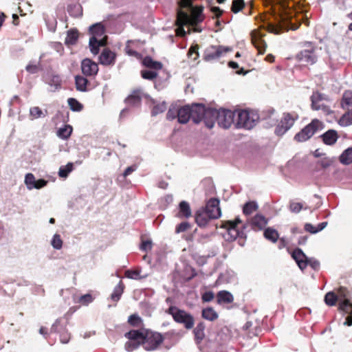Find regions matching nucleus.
<instances>
[{"mask_svg":"<svg viewBox=\"0 0 352 352\" xmlns=\"http://www.w3.org/2000/svg\"><path fill=\"white\" fill-rule=\"evenodd\" d=\"M292 0H265V31L280 34L284 30H295L300 23L294 18Z\"/></svg>","mask_w":352,"mask_h":352,"instance_id":"nucleus-1","label":"nucleus"},{"mask_svg":"<svg viewBox=\"0 0 352 352\" xmlns=\"http://www.w3.org/2000/svg\"><path fill=\"white\" fill-rule=\"evenodd\" d=\"M236 110L231 111L226 109L217 110L213 107H207L205 116V126L212 129L217 122L218 125L225 129H229L236 122Z\"/></svg>","mask_w":352,"mask_h":352,"instance_id":"nucleus-2","label":"nucleus"},{"mask_svg":"<svg viewBox=\"0 0 352 352\" xmlns=\"http://www.w3.org/2000/svg\"><path fill=\"white\" fill-rule=\"evenodd\" d=\"M206 110V106L203 103L185 104L177 110V121L184 124L192 119L195 124H199L201 121L205 123Z\"/></svg>","mask_w":352,"mask_h":352,"instance_id":"nucleus-3","label":"nucleus"},{"mask_svg":"<svg viewBox=\"0 0 352 352\" xmlns=\"http://www.w3.org/2000/svg\"><path fill=\"white\" fill-rule=\"evenodd\" d=\"M235 128L250 130L257 124L259 116L257 113L247 109H236Z\"/></svg>","mask_w":352,"mask_h":352,"instance_id":"nucleus-4","label":"nucleus"},{"mask_svg":"<svg viewBox=\"0 0 352 352\" xmlns=\"http://www.w3.org/2000/svg\"><path fill=\"white\" fill-rule=\"evenodd\" d=\"M166 313L170 315L177 323L182 324L186 329H191L195 324L193 316L177 306L171 305L166 310Z\"/></svg>","mask_w":352,"mask_h":352,"instance_id":"nucleus-5","label":"nucleus"},{"mask_svg":"<svg viewBox=\"0 0 352 352\" xmlns=\"http://www.w3.org/2000/svg\"><path fill=\"white\" fill-rule=\"evenodd\" d=\"M68 323L67 318L60 317L55 320L50 328V333L58 334L62 344L69 343L71 339V333L67 329Z\"/></svg>","mask_w":352,"mask_h":352,"instance_id":"nucleus-6","label":"nucleus"},{"mask_svg":"<svg viewBox=\"0 0 352 352\" xmlns=\"http://www.w3.org/2000/svg\"><path fill=\"white\" fill-rule=\"evenodd\" d=\"M324 127L323 123L318 119H314L309 124L305 126L294 136V140L298 142H303L310 139L318 131Z\"/></svg>","mask_w":352,"mask_h":352,"instance_id":"nucleus-7","label":"nucleus"},{"mask_svg":"<svg viewBox=\"0 0 352 352\" xmlns=\"http://www.w3.org/2000/svg\"><path fill=\"white\" fill-rule=\"evenodd\" d=\"M298 120V115L295 113H283L280 120L278 122L274 129V134L281 137L285 134Z\"/></svg>","mask_w":352,"mask_h":352,"instance_id":"nucleus-8","label":"nucleus"},{"mask_svg":"<svg viewBox=\"0 0 352 352\" xmlns=\"http://www.w3.org/2000/svg\"><path fill=\"white\" fill-rule=\"evenodd\" d=\"M145 342L143 343V348L146 351H155L164 342V336L159 332L153 331L150 329L145 330Z\"/></svg>","mask_w":352,"mask_h":352,"instance_id":"nucleus-9","label":"nucleus"},{"mask_svg":"<svg viewBox=\"0 0 352 352\" xmlns=\"http://www.w3.org/2000/svg\"><path fill=\"white\" fill-rule=\"evenodd\" d=\"M336 294L338 297L339 309L344 313H352V304L350 301V294L347 289L340 287Z\"/></svg>","mask_w":352,"mask_h":352,"instance_id":"nucleus-10","label":"nucleus"},{"mask_svg":"<svg viewBox=\"0 0 352 352\" xmlns=\"http://www.w3.org/2000/svg\"><path fill=\"white\" fill-rule=\"evenodd\" d=\"M223 227L226 230V234L223 235L226 241H232L239 237H246L243 230H240L238 227H236V223L232 220L225 221Z\"/></svg>","mask_w":352,"mask_h":352,"instance_id":"nucleus-11","label":"nucleus"},{"mask_svg":"<svg viewBox=\"0 0 352 352\" xmlns=\"http://www.w3.org/2000/svg\"><path fill=\"white\" fill-rule=\"evenodd\" d=\"M232 48L223 45H210L207 47L204 53V60L211 61L218 59L223 53L230 52Z\"/></svg>","mask_w":352,"mask_h":352,"instance_id":"nucleus-12","label":"nucleus"},{"mask_svg":"<svg viewBox=\"0 0 352 352\" xmlns=\"http://www.w3.org/2000/svg\"><path fill=\"white\" fill-rule=\"evenodd\" d=\"M192 0H180L179 7L180 9L177 11V21L181 26L186 25L190 21L188 14L184 10V9L192 10Z\"/></svg>","mask_w":352,"mask_h":352,"instance_id":"nucleus-13","label":"nucleus"},{"mask_svg":"<svg viewBox=\"0 0 352 352\" xmlns=\"http://www.w3.org/2000/svg\"><path fill=\"white\" fill-rule=\"evenodd\" d=\"M80 67L82 74L85 76H94L98 72V64L88 58L81 61Z\"/></svg>","mask_w":352,"mask_h":352,"instance_id":"nucleus-14","label":"nucleus"},{"mask_svg":"<svg viewBox=\"0 0 352 352\" xmlns=\"http://www.w3.org/2000/svg\"><path fill=\"white\" fill-rule=\"evenodd\" d=\"M250 228L254 231H261L264 230V215L256 214L254 217L250 219L248 222L242 226L243 230Z\"/></svg>","mask_w":352,"mask_h":352,"instance_id":"nucleus-15","label":"nucleus"},{"mask_svg":"<svg viewBox=\"0 0 352 352\" xmlns=\"http://www.w3.org/2000/svg\"><path fill=\"white\" fill-rule=\"evenodd\" d=\"M220 201L218 198L210 199L204 208V210L208 212L214 219H218L221 216V211L219 207Z\"/></svg>","mask_w":352,"mask_h":352,"instance_id":"nucleus-16","label":"nucleus"},{"mask_svg":"<svg viewBox=\"0 0 352 352\" xmlns=\"http://www.w3.org/2000/svg\"><path fill=\"white\" fill-rule=\"evenodd\" d=\"M214 219L208 212L203 208L197 210L195 213V220L199 228H205L210 221Z\"/></svg>","mask_w":352,"mask_h":352,"instance_id":"nucleus-17","label":"nucleus"},{"mask_svg":"<svg viewBox=\"0 0 352 352\" xmlns=\"http://www.w3.org/2000/svg\"><path fill=\"white\" fill-rule=\"evenodd\" d=\"M116 58V54L109 48H104L98 57L99 63L104 66L114 65Z\"/></svg>","mask_w":352,"mask_h":352,"instance_id":"nucleus-18","label":"nucleus"},{"mask_svg":"<svg viewBox=\"0 0 352 352\" xmlns=\"http://www.w3.org/2000/svg\"><path fill=\"white\" fill-rule=\"evenodd\" d=\"M252 45L257 49L259 54H264V40L263 33L258 30H254L251 33Z\"/></svg>","mask_w":352,"mask_h":352,"instance_id":"nucleus-19","label":"nucleus"},{"mask_svg":"<svg viewBox=\"0 0 352 352\" xmlns=\"http://www.w3.org/2000/svg\"><path fill=\"white\" fill-rule=\"evenodd\" d=\"M292 257L301 270H304L307 267L308 257L301 249L296 248L292 253Z\"/></svg>","mask_w":352,"mask_h":352,"instance_id":"nucleus-20","label":"nucleus"},{"mask_svg":"<svg viewBox=\"0 0 352 352\" xmlns=\"http://www.w3.org/2000/svg\"><path fill=\"white\" fill-rule=\"evenodd\" d=\"M296 58L299 61L310 65L316 61V56L312 50H302L296 55Z\"/></svg>","mask_w":352,"mask_h":352,"instance_id":"nucleus-21","label":"nucleus"},{"mask_svg":"<svg viewBox=\"0 0 352 352\" xmlns=\"http://www.w3.org/2000/svg\"><path fill=\"white\" fill-rule=\"evenodd\" d=\"M145 330L146 329H133L125 333L124 337L129 340L136 341L143 344L145 342Z\"/></svg>","mask_w":352,"mask_h":352,"instance_id":"nucleus-22","label":"nucleus"},{"mask_svg":"<svg viewBox=\"0 0 352 352\" xmlns=\"http://www.w3.org/2000/svg\"><path fill=\"white\" fill-rule=\"evenodd\" d=\"M320 138L326 145L332 146L336 144L339 136L338 132L334 129H329L322 134Z\"/></svg>","mask_w":352,"mask_h":352,"instance_id":"nucleus-23","label":"nucleus"},{"mask_svg":"<svg viewBox=\"0 0 352 352\" xmlns=\"http://www.w3.org/2000/svg\"><path fill=\"white\" fill-rule=\"evenodd\" d=\"M217 303L221 305L230 304L233 302L234 296L231 292L227 290H221L216 295Z\"/></svg>","mask_w":352,"mask_h":352,"instance_id":"nucleus-24","label":"nucleus"},{"mask_svg":"<svg viewBox=\"0 0 352 352\" xmlns=\"http://www.w3.org/2000/svg\"><path fill=\"white\" fill-rule=\"evenodd\" d=\"M205 322L201 321L197 323V326L193 329V333L195 336V342L197 344H199L205 338Z\"/></svg>","mask_w":352,"mask_h":352,"instance_id":"nucleus-25","label":"nucleus"},{"mask_svg":"<svg viewBox=\"0 0 352 352\" xmlns=\"http://www.w3.org/2000/svg\"><path fill=\"white\" fill-rule=\"evenodd\" d=\"M124 102L129 106H140L142 102L140 90L136 89L133 91L132 93L124 99Z\"/></svg>","mask_w":352,"mask_h":352,"instance_id":"nucleus-26","label":"nucleus"},{"mask_svg":"<svg viewBox=\"0 0 352 352\" xmlns=\"http://www.w3.org/2000/svg\"><path fill=\"white\" fill-rule=\"evenodd\" d=\"M75 86L77 91L80 92H86L88 91L87 86L90 85L89 80L80 75L74 76Z\"/></svg>","mask_w":352,"mask_h":352,"instance_id":"nucleus-27","label":"nucleus"},{"mask_svg":"<svg viewBox=\"0 0 352 352\" xmlns=\"http://www.w3.org/2000/svg\"><path fill=\"white\" fill-rule=\"evenodd\" d=\"M104 32L105 27L101 22L94 23L89 28V33L91 37L98 38V37H101Z\"/></svg>","mask_w":352,"mask_h":352,"instance_id":"nucleus-28","label":"nucleus"},{"mask_svg":"<svg viewBox=\"0 0 352 352\" xmlns=\"http://www.w3.org/2000/svg\"><path fill=\"white\" fill-rule=\"evenodd\" d=\"M50 86V91L54 92L61 89L62 80L58 74H52L47 82Z\"/></svg>","mask_w":352,"mask_h":352,"instance_id":"nucleus-29","label":"nucleus"},{"mask_svg":"<svg viewBox=\"0 0 352 352\" xmlns=\"http://www.w3.org/2000/svg\"><path fill=\"white\" fill-rule=\"evenodd\" d=\"M177 217L179 218H189L192 215V211L189 203L186 201H182L178 205Z\"/></svg>","mask_w":352,"mask_h":352,"instance_id":"nucleus-30","label":"nucleus"},{"mask_svg":"<svg viewBox=\"0 0 352 352\" xmlns=\"http://www.w3.org/2000/svg\"><path fill=\"white\" fill-rule=\"evenodd\" d=\"M142 65L144 67L155 71L160 70L162 68V63L160 61L153 60L150 56H146L144 58Z\"/></svg>","mask_w":352,"mask_h":352,"instance_id":"nucleus-31","label":"nucleus"},{"mask_svg":"<svg viewBox=\"0 0 352 352\" xmlns=\"http://www.w3.org/2000/svg\"><path fill=\"white\" fill-rule=\"evenodd\" d=\"M103 42L102 39H98V38L95 37H90L89 41V47L90 50V52L94 55H97L99 52L100 47L103 45Z\"/></svg>","mask_w":352,"mask_h":352,"instance_id":"nucleus-32","label":"nucleus"},{"mask_svg":"<svg viewBox=\"0 0 352 352\" xmlns=\"http://www.w3.org/2000/svg\"><path fill=\"white\" fill-rule=\"evenodd\" d=\"M275 112V109L273 107H268L265 110V127H271L278 122L276 116L274 117Z\"/></svg>","mask_w":352,"mask_h":352,"instance_id":"nucleus-33","label":"nucleus"},{"mask_svg":"<svg viewBox=\"0 0 352 352\" xmlns=\"http://www.w3.org/2000/svg\"><path fill=\"white\" fill-rule=\"evenodd\" d=\"M201 317L208 321H214L217 320L219 315L212 307H207L201 310Z\"/></svg>","mask_w":352,"mask_h":352,"instance_id":"nucleus-34","label":"nucleus"},{"mask_svg":"<svg viewBox=\"0 0 352 352\" xmlns=\"http://www.w3.org/2000/svg\"><path fill=\"white\" fill-rule=\"evenodd\" d=\"M78 38V32L76 29H70L67 32V36L65 39L66 45H74L76 43Z\"/></svg>","mask_w":352,"mask_h":352,"instance_id":"nucleus-35","label":"nucleus"},{"mask_svg":"<svg viewBox=\"0 0 352 352\" xmlns=\"http://www.w3.org/2000/svg\"><path fill=\"white\" fill-rule=\"evenodd\" d=\"M67 12L69 14L74 18L82 15V8L79 3H72L67 6Z\"/></svg>","mask_w":352,"mask_h":352,"instance_id":"nucleus-36","label":"nucleus"},{"mask_svg":"<svg viewBox=\"0 0 352 352\" xmlns=\"http://www.w3.org/2000/svg\"><path fill=\"white\" fill-rule=\"evenodd\" d=\"M124 285L122 280H120L118 285L114 287L112 294H111V299L113 301L118 302L120 300L124 289Z\"/></svg>","mask_w":352,"mask_h":352,"instance_id":"nucleus-37","label":"nucleus"},{"mask_svg":"<svg viewBox=\"0 0 352 352\" xmlns=\"http://www.w3.org/2000/svg\"><path fill=\"white\" fill-rule=\"evenodd\" d=\"M73 128L69 124H65L57 131V135L62 140H67L72 135Z\"/></svg>","mask_w":352,"mask_h":352,"instance_id":"nucleus-38","label":"nucleus"},{"mask_svg":"<svg viewBox=\"0 0 352 352\" xmlns=\"http://www.w3.org/2000/svg\"><path fill=\"white\" fill-rule=\"evenodd\" d=\"M340 162L344 165H349L352 163V147L345 149L339 157Z\"/></svg>","mask_w":352,"mask_h":352,"instance_id":"nucleus-39","label":"nucleus"},{"mask_svg":"<svg viewBox=\"0 0 352 352\" xmlns=\"http://www.w3.org/2000/svg\"><path fill=\"white\" fill-rule=\"evenodd\" d=\"M338 124L341 126H348L352 125V109L349 110L341 116L338 120Z\"/></svg>","mask_w":352,"mask_h":352,"instance_id":"nucleus-40","label":"nucleus"},{"mask_svg":"<svg viewBox=\"0 0 352 352\" xmlns=\"http://www.w3.org/2000/svg\"><path fill=\"white\" fill-rule=\"evenodd\" d=\"M257 202L255 201H247L243 206V212L245 215H250L258 209Z\"/></svg>","mask_w":352,"mask_h":352,"instance_id":"nucleus-41","label":"nucleus"},{"mask_svg":"<svg viewBox=\"0 0 352 352\" xmlns=\"http://www.w3.org/2000/svg\"><path fill=\"white\" fill-rule=\"evenodd\" d=\"M74 169V164L72 162H68L65 166H61L58 170V176L61 178H67L69 174Z\"/></svg>","mask_w":352,"mask_h":352,"instance_id":"nucleus-42","label":"nucleus"},{"mask_svg":"<svg viewBox=\"0 0 352 352\" xmlns=\"http://www.w3.org/2000/svg\"><path fill=\"white\" fill-rule=\"evenodd\" d=\"M67 103L71 111L74 112H80L83 109V104L74 98H69Z\"/></svg>","mask_w":352,"mask_h":352,"instance_id":"nucleus-43","label":"nucleus"},{"mask_svg":"<svg viewBox=\"0 0 352 352\" xmlns=\"http://www.w3.org/2000/svg\"><path fill=\"white\" fill-rule=\"evenodd\" d=\"M153 107L151 110V116L155 117L158 114H160L164 112L166 110L167 106L166 102L163 101L160 103L155 102V104H153Z\"/></svg>","mask_w":352,"mask_h":352,"instance_id":"nucleus-44","label":"nucleus"},{"mask_svg":"<svg viewBox=\"0 0 352 352\" xmlns=\"http://www.w3.org/2000/svg\"><path fill=\"white\" fill-rule=\"evenodd\" d=\"M44 20L47 30L52 32H54L56 30L57 21L55 16L46 15Z\"/></svg>","mask_w":352,"mask_h":352,"instance_id":"nucleus-45","label":"nucleus"},{"mask_svg":"<svg viewBox=\"0 0 352 352\" xmlns=\"http://www.w3.org/2000/svg\"><path fill=\"white\" fill-rule=\"evenodd\" d=\"M265 239L272 243H276L279 239V234L276 230L272 228H265Z\"/></svg>","mask_w":352,"mask_h":352,"instance_id":"nucleus-46","label":"nucleus"},{"mask_svg":"<svg viewBox=\"0 0 352 352\" xmlns=\"http://www.w3.org/2000/svg\"><path fill=\"white\" fill-rule=\"evenodd\" d=\"M325 100H327V96L319 92H314L311 96V107L322 103V101Z\"/></svg>","mask_w":352,"mask_h":352,"instance_id":"nucleus-47","label":"nucleus"},{"mask_svg":"<svg viewBox=\"0 0 352 352\" xmlns=\"http://www.w3.org/2000/svg\"><path fill=\"white\" fill-rule=\"evenodd\" d=\"M338 297L336 294L333 292H327L324 296V302L329 306H334L337 301H338Z\"/></svg>","mask_w":352,"mask_h":352,"instance_id":"nucleus-48","label":"nucleus"},{"mask_svg":"<svg viewBox=\"0 0 352 352\" xmlns=\"http://www.w3.org/2000/svg\"><path fill=\"white\" fill-rule=\"evenodd\" d=\"M46 115L47 111H45V113H44L38 107H33L30 109V116L32 117V120L45 118Z\"/></svg>","mask_w":352,"mask_h":352,"instance_id":"nucleus-49","label":"nucleus"},{"mask_svg":"<svg viewBox=\"0 0 352 352\" xmlns=\"http://www.w3.org/2000/svg\"><path fill=\"white\" fill-rule=\"evenodd\" d=\"M342 108L352 107V91H346L344 93L342 102Z\"/></svg>","mask_w":352,"mask_h":352,"instance_id":"nucleus-50","label":"nucleus"},{"mask_svg":"<svg viewBox=\"0 0 352 352\" xmlns=\"http://www.w3.org/2000/svg\"><path fill=\"white\" fill-rule=\"evenodd\" d=\"M51 245L53 247L54 249L59 250L63 247V240L61 239V237L60 234H54L52 241H51Z\"/></svg>","mask_w":352,"mask_h":352,"instance_id":"nucleus-51","label":"nucleus"},{"mask_svg":"<svg viewBox=\"0 0 352 352\" xmlns=\"http://www.w3.org/2000/svg\"><path fill=\"white\" fill-rule=\"evenodd\" d=\"M141 76L144 79L152 80L156 78L157 73L155 70L144 69L141 71Z\"/></svg>","mask_w":352,"mask_h":352,"instance_id":"nucleus-52","label":"nucleus"},{"mask_svg":"<svg viewBox=\"0 0 352 352\" xmlns=\"http://www.w3.org/2000/svg\"><path fill=\"white\" fill-rule=\"evenodd\" d=\"M245 6V2L243 0H233L231 10L236 14L240 12Z\"/></svg>","mask_w":352,"mask_h":352,"instance_id":"nucleus-53","label":"nucleus"},{"mask_svg":"<svg viewBox=\"0 0 352 352\" xmlns=\"http://www.w3.org/2000/svg\"><path fill=\"white\" fill-rule=\"evenodd\" d=\"M140 345H142V344L136 341L129 340V341H127L124 344V349L126 351L131 352L138 349Z\"/></svg>","mask_w":352,"mask_h":352,"instance_id":"nucleus-54","label":"nucleus"},{"mask_svg":"<svg viewBox=\"0 0 352 352\" xmlns=\"http://www.w3.org/2000/svg\"><path fill=\"white\" fill-rule=\"evenodd\" d=\"M140 270H127L126 272V276L130 279H135V280H140L146 277V276H141L140 274Z\"/></svg>","mask_w":352,"mask_h":352,"instance_id":"nucleus-55","label":"nucleus"},{"mask_svg":"<svg viewBox=\"0 0 352 352\" xmlns=\"http://www.w3.org/2000/svg\"><path fill=\"white\" fill-rule=\"evenodd\" d=\"M25 184L27 186V188L29 190L32 189L33 185L36 183V179L32 173H27L25 176Z\"/></svg>","mask_w":352,"mask_h":352,"instance_id":"nucleus-56","label":"nucleus"},{"mask_svg":"<svg viewBox=\"0 0 352 352\" xmlns=\"http://www.w3.org/2000/svg\"><path fill=\"white\" fill-rule=\"evenodd\" d=\"M190 223L188 221H182V223L177 224L175 228V232L179 234L181 232H184L186 231L188 229L190 228Z\"/></svg>","mask_w":352,"mask_h":352,"instance_id":"nucleus-57","label":"nucleus"},{"mask_svg":"<svg viewBox=\"0 0 352 352\" xmlns=\"http://www.w3.org/2000/svg\"><path fill=\"white\" fill-rule=\"evenodd\" d=\"M141 322L142 318L136 314H131L128 318V322L133 327L138 326Z\"/></svg>","mask_w":352,"mask_h":352,"instance_id":"nucleus-58","label":"nucleus"},{"mask_svg":"<svg viewBox=\"0 0 352 352\" xmlns=\"http://www.w3.org/2000/svg\"><path fill=\"white\" fill-rule=\"evenodd\" d=\"M152 245L153 243L151 240H142L140 245V249L142 251L146 252L152 249Z\"/></svg>","mask_w":352,"mask_h":352,"instance_id":"nucleus-59","label":"nucleus"},{"mask_svg":"<svg viewBox=\"0 0 352 352\" xmlns=\"http://www.w3.org/2000/svg\"><path fill=\"white\" fill-rule=\"evenodd\" d=\"M312 109L316 111L321 110L327 115H329L332 113V111L329 108V106L324 104V103H320L316 106L312 107Z\"/></svg>","mask_w":352,"mask_h":352,"instance_id":"nucleus-60","label":"nucleus"},{"mask_svg":"<svg viewBox=\"0 0 352 352\" xmlns=\"http://www.w3.org/2000/svg\"><path fill=\"white\" fill-rule=\"evenodd\" d=\"M177 110L175 107H170L166 113V119L168 120H173L177 118Z\"/></svg>","mask_w":352,"mask_h":352,"instance_id":"nucleus-61","label":"nucleus"},{"mask_svg":"<svg viewBox=\"0 0 352 352\" xmlns=\"http://www.w3.org/2000/svg\"><path fill=\"white\" fill-rule=\"evenodd\" d=\"M94 298L89 294L82 295L79 298V302L83 305H87L89 303L93 301Z\"/></svg>","mask_w":352,"mask_h":352,"instance_id":"nucleus-62","label":"nucleus"},{"mask_svg":"<svg viewBox=\"0 0 352 352\" xmlns=\"http://www.w3.org/2000/svg\"><path fill=\"white\" fill-rule=\"evenodd\" d=\"M214 298V294L212 291H207L205 292L201 296V300L203 302H209L212 301Z\"/></svg>","mask_w":352,"mask_h":352,"instance_id":"nucleus-63","label":"nucleus"},{"mask_svg":"<svg viewBox=\"0 0 352 352\" xmlns=\"http://www.w3.org/2000/svg\"><path fill=\"white\" fill-rule=\"evenodd\" d=\"M333 160L331 158H329V157H323L322 158L319 162H318V164L320 165V166L322 168H327L328 167H329L332 163H333Z\"/></svg>","mask_w":352,"mask_h":352,"instance_id":"nucleus-64","label":"nucleus"}]
</instances>
